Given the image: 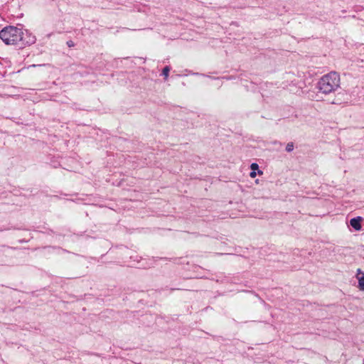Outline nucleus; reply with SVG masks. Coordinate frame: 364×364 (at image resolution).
<instances>
[{
    "label": "nucleus",
    "mask_w": 364,
    "mask_h": 364,
    "mask_svg": "<svg viewBox=\"0 0 364 364\" xmlns=\"http://www.w3.org/2000/svg\"><path fill=\"white\" fill-rule=\"evenodd\" d=\"M0 38L7 45L24 46L36 42V37L22 28L16 26H6L0 31Z\"/></svg>",
    "instance_id": "f257e3e1"
},
{
    "label": "nucleus",
    "mask_w": 364,
    "mask_h": 364,
    "mask_svg": "<svg viewBox=\"0 0 364 364\" xmlns=\"http://www.w3.org/2000/svg\"><path fill=\"white\" fill-rule=\"evenodd\" d=\"M341 78L338 73L332 71L322 76L318 82L317 88L325 95L336 91L340 87Z\"/></svg>",
    "instance_id": "f03ea898"
},
{
    "label": "nucleus",
    "mask_w": 364,
    "mask_h": 364,
    "mask_svg": "<svg viewBox=\"0 0 364 364\" xmlns=\"http://www.w3.org/2000/svg\"><path fill=\"white\" fill-rule=\"evenodd\" d=\"M361 220L360 217L353 218L350 220V224L355 230H360L361 229Z\"/></svg>",
    "instance_id": "7ed1b4c3"
},
{
    "label": "nucleus",
    "mask_w": 364,
    "mask_h": 364,
    "mask_svg": "<svg viewBox=\"0 0 364 364\" xmlns=\"http://www.w3.org/2000/svg\"><path fill=\"white\" fill-rule=\"evenodd\" d=\"M356 278L358 281V288L361 291H364V274L363 276H356Z\"/></svg>",
    "instance_id": "20e7f679"
},
{
    "label": "nucleus",
    "mask_w": 364,
    "mask_h": 364,
    "mask_svg": "<svg viewBox=\"0 0 364 364\" xmlns=\"http://www.w3.org/2000/svg\"><path fill=\"white\" fill-rule=\"evenodd\" d=\"M169 72H170V68L168 66H166L164 68V69L162 70V75L164 76L165 80H166L167 77H168Z\"/></svg>",
    "instance_id": "39448f33"
},
{
    "label": "nucleus",
    "mask_w": 364,
    "mask_h": 364,
    "mask_svg": "<svg viewBox=\"0 0 364 364\" xmlns=\"http://www.w3.org/2000/svg\"><path fill=\"white\" fill-rule=\"evenodd\" d=\"M294 149V144L292 142H289L286 146V151L288 152H291Z\"/></svg>",
    "instance_id": "423d86ee"
},
{
    "label": "nucleus",
    "mask_w": 364,
    "mask_h": 364,
    "mask_svg": "<svg viewBox=\"0 0 364 364\" xmlns=\"http://www.w3.org/2000/svg\"><path fill=\"white\" fill-rule=\"evenodd\" d=\"M250 168L252 169V171H256V170H258L259 169V166L256 163H252L250 166Z\"/></svg>",
    "instance_id": "0eeeda50"
},
{
    "label": "nucleus",
    "mask_w": 364,
    "mask_h": 364,
    "mask_svg": "<svg viewBox=\"0 0 364 364\" xmlns=\"http://www.w3.org/2000/svg\"><path fill=\"white\" fill-rule=\"evenodd\" d=\"M363 274H364L360 269H357V275L356 276H363Z\"/></svg>",
    "instance_id": "6e6552de"
},
{
    "label": "nucleus",
    "mask_w": 364,
    "mask_h": 364,
    "mask_svg": "<svg viewBox=\"0 0 364 364\" xmlns=\"http://www.w3.org/2000/svg\"><path fill=\"white\" fill-rule=\"evenodd\" d=\"M257 173L255 171H252L250 173V176L251 178H255L256 176Z\"/></svg>",
    "instance_id": "1a4fd4ad"
},
{
    "label": "nucleus",
    "mask_w": 364,
    "mask_h": 364,
    "mask_svg": "<svg viewBox=\"0 0 364 364\" xmlns=\"http://www.w3.org/2000/svg\"><path fill=\"white\" fill-rule=\"evenodd\" d=\"M68 45L69 47L73 46V43L72 41H68Z\"/></svg>",
    "instance_id": "9d476101"
},
{
    "label": "nucleus",
    "mask_w": 364,
    "mask_h": 364,
    "mask_svg": "<svg viewBox=\"0 0 364 364\" xmlns=\"http://www.w3.org/2000/svg\"><path fill=\"white\" fill-rule=\"evenodd\" d=\"M258 174H259V175L262 174V171H258Z\"/></svg>",
    "instance_id": "9b49d317"
}]
</instances>
